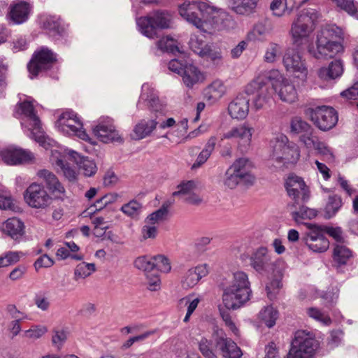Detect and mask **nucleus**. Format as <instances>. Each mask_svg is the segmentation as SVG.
<instances>
[{"instance_id":"17","label":"nucleus","mask_w":358,"mask_h":358,"mask_svg":"<svg viewBox=\"0 0 358 358\" xmlns=\"http://www.w3.org/2000/svg\"><path fill=\"white\" fill-rule=\"evenodd\" d=\"M285 188L289 197L297 204L299 201L306 202L310 196L309 188L303 178L294 174L288 176L285 182Z\"/></svg>"},{"instance_id":"45","label":"nucleus","mask_w":358,"mask_h":358,"mask_svg":"<svg viewBox=\"0 0 358 358\" xmlns=\"http://www.w3.org/2000/svg\"><path fill=\"white\" fill-rule=\"evenodd\" d=\"M267 34V29L262 22L257 23L252 29L248 31L246 39L248 41H263Z\"/></svg>"},{"instance_id":"64","label":"nucleus","mask_w":358,"mask_h":358,"mask_svg":"<svg viewBox=\"0 0 358 358\" xmlns=\"http://www.w3.org/2000/svg\"><path fill=\"white\" fill-rule=\"evenodd\" d=\"M306 245L315 252H324L329 248V242L327 239H318L315 242H307Z\"/></svg>"},{"instance_id":"20","label":"nucleus","mask_w":358,"mask_h":358,"mask_svg":"<svg viewBox=\"0 0 358 358\" xmlns=\"http://www.w3.org/2000/svg\"><path fill=\"white\" fill-rule=\"evenodd\" d=\"M250 266L262 275L268 274L273 270L274 264L266 247H259L252 254Z\"/></svg>"},{"instance_id":"14","label":"nucleus","mask_w":358,"mask_h":358,"mask_svg":"<svg viewBox=\"0 0 358 358\" xmlns=\"http://www.w3.org/2000/svg\"><path fill=\"white\" fill-rule=\"evenodd\" d=\"M307 114L314 124L322 131L332 129L338 120L336 110L331 106H322L309 108Z\"/></svg>"},{"instance_id":"26","label":"nucleus","mask_w":358,"mask_h":358,"mask_svg":"<svg viewBox=\"0 0 358 358\" xmlns=\"http://www.w3.org/2000/svg\"><path fill=\"white\" fill-rule=\"evenodd\" d=\"M96 208L90 206L83 211L82 215L85 217H89L91 219L94 226V234L97 237H101L109 228V224L113 222V219L111 217H103L102 215H98L96 214Z\"/></svg>"},{"instance_id":"6","label":"nucleus","mask_w":358,"mask_h":358,"mask_svg":"<svg viewBox=\"0 0 358 358\" xmlns=\"http://www.w3.org/2000/svg\"><path fill=\"white\" fill-rule=\"evenodd\" d=\"M34 100L31 97H27L19 105V110L23 117L21 124L27 135L45 146V135L42 127L41 122L35 112L34 106Z\"/></svg>"},{"instance_id":"50","label":"nucleus","mask_w":358,"mask_h":358,"mask_svg":"<svg viewBox=\"0 0 358 358\" xmlns=\"http://www.w3.org/2000/svg\"><path fill=\"white\" fill-rule=\"evenodd\" d=\"M34 302L36 307L42 311H48L51 306L47 292L40 290L35 293Z\"/></svg>"},{"instance_id":"59","label":"nucleus","mask_w":358,"mask_h":358,"mask_svg":"<svg viewBox=\"0 0 358 358\" xmlns=\"http://www.w3.org/2000/svg\"><path fill=\"white\" fill-rule=\"evenodd\" d=\"M154 268L162 273H167L171 271V266L169 259L164 255H159L153 257Z\"/></svg>"},{"instance_id":"25","label":"nucleus","mask_w":358,"mask_h":358,"mask_svg":"<svg viewBox=\"0 0 358 358\" xmlns=\"http://www.w3.org/2000/svg\"><path fill=\"white\" fill-rule=\"evenodd\" d=\"M31 10L30 4L26 1L20 0L13 1L9 7L8 19L13 24H22L29 19Z\"/></svg>"},{"instance_id":"32","label":"nucleus","mask_w":358,"mask_h":358,"mask_svg":"<svg viewBox=\"0 0 358 358\" xmlns=\"http://www.w3.org/2000/svg\"><path fill=\"white\" fill-rule=\"evenodd\" d=\"M352 252L343 243H336L333 250V266L339 268L347 264L352 258Z\"/></svg>"},{"instance_id":"53","label":"nucleus","mask_w":358,"mask_h":358,"mask_svg":"<svg viewBox=\"0 0 358 358\" xmlns=\"http://www.w3.org/2000/svg\"><path fill=\"white\" fill-rule=\"evenodd\" d=\"M48 331V329L43 325H33L28 330L23 332V337L31 340H36L41 338Z\"/></svg>"},{"instance_id":"10","label":"nucleus","mask_w":358,"mask_h":358,"mask_svg":"<svg viewBox=\"0 0 358 358\" xmlns=\"http://www.w3.org/2000/svg\"><path fill=\"white\" fill-rule=\"evenodd\" d=\"M318 342L313 334L298 331L295 334L287 358H314Z\"/></svg>"},{"instance_id":"56","label":"nucleus","mask_w":358,"mask_h":358,"mask_svg":"<svg viewBox=\"0 0 358 358\" xmlns=\"http://www.w3.org/2000/svg\"><path fill=\"white\" fill-rule=\"evenodd\" d=\"M242 183V181L240 178L235 174L234 171L229 167L224 176L223 178V184L224 185L231 189H233L237 187L238 184Z\"/></svg>"},{"instance_id":"16","label":"nucleus","mask_w":358,"mask_h":358,"mask_svg":"<svg viewBox=\"0 0 358 358\" xmlns=\"http://www.w3.org/2000/svg\"><path fill=\"white\" fill-rule=\"evenodd\" d=\"M92 130L97 138L104 143L121 142L122 141L119 131L114 125L113 120L110 117H101Z\"/></svg>"},{"instance_id":"48","label":"nucleus","mask_w":358,"mask_h":358,"mask_svg":"<svg viewBox=\"0 0 358 358\" xmlns=\"http://www.w3.org/2000/svg\"><path fill=\"white\" fill-rule=\"evenodd\" d=\"M312 128L309 124L298 117H294L290 123L291 132L300 136L310 132Z\"/></svg>"},{"instance_id":"18","label":"nucleus","mask_w":358,"mask_h":358,"mask_svg":"<svg viewBox=\"0 0 358 358\" xmlns=\"http://www.w3.org/2000/svg\"><path fill=\"white\" fill-rule=\"evenodd\" d=\"M24 196L27 203L35 208H45L51 201V198L43 186L36 182L28 187Z\"/></svg>"},{"instance_id":"34","label":"nucleus","mask_w":358,"mask_h":358,"mask_svg":"<svg viewBox=\"0 0 358 358\" xmlns=\"http://www.w3.org/2000/svg\"><path fill=\"white\" fill-rule=\"evenodd\" d=\"M227 88L222 81L215 80L204 90L205 98L213 103L220 99L226 93Z\"/></svg>"},{"instance_id":"11","label":"nucleus","mask_w":358,"mask_h":358,"mask_svg":"<svg viewBox=\"0 0 358 358\" xmlns=\"http://www.w3.org/2000/svg\"><path fill=\"white\" fill-rule=\"evenodd\" d=\"M171 16L164 11H156L152 15L137 19L139 31L145 36L154 38L157 36V29H166L170 27Z\"/></svg>"},{"instance_id":"36","label":"nucleus","mask_w":358,"mask_h":358,"mask_svg":"<svg viewBox=\"0 0 358 358\" xmlns=\"http://www.w3.org/2000/svg\"><path fill=\"white\" fill-rule=\"evenodd\" d=\"M141 101L146 102L153 110H157L156 108L159 101L157 93L148 83H144L142 85L141 94L138 105H140Z\"/></svg>"},{"instance_id":"41","label":"nucleus","mask_w":358,"mask_h":358,"mask_svg":"<svg viewBox=\"0 0 358 358\" xmlns=\"http://www.w3.org/2000/svg\"><path fill=\"white\" fill-rule=\"evenodd\" d=\"M337 8L358 20V4L355 0H332Z\"/></svg>"},{"instance_id":"43","label":"nucleus","mask_w":358,"mask_h":358,"mask_svg":"<svg viewBox=\"0 0 358 358\" xmlns=\"http://www.w3.org/2000/svg\"><path fill=\"white\" fill-rule=\"evenodd\" d=\"M309 231L306 234L304 238L305 243L307 242H315L318 239H327L324 236V228L321 226L308 224L307 225Z\"/></svg>"},{"instance_id":"61","label":"nucleus","mask_w":358,"mask_h":358,"mask_svg":"<svg viewBox=\"0 0 358 358\" xmlns=\"http://www.w3.org/2000/svg\"><path fill=\"white\" fill-rule=\"evenodd\" d=\"M67 339V333L64 330H55L52 336V343L60 350Z\"/></svg>"},{"instance_id":"4","label":"nucleus","mask_w":358,"mask_h":358,"mask_svg":"<svg viewBox=\"0 0 358 358\" xmlns=\"http://www.w3.org/2000/svg\"><path fill=\"white\" fill-rule=\"evenodd\" d=\"M252 296L248 275L237 271L232 273L229 284L223 287L222 302L228 310H237L244 306Z\"/></svg>"},{"instance_id":"9","label":"nucleus","mask_w":358,"mask_h":358,"mask_svg":"<svg viewBox=\"0 0 358 358\" xmlns=\"http://www.w3.org/2000/svg\"><path fill=\"white\" fill-rule=\"evenodd\" d=\"M300 157L299 147L294 143L289 142L287 137L283 134L278 136L273 145L271 159L279 166L294 164Z\"/></svg>"},{"instance_id":"54","label":"nucleus","mask_w":358,"mask_h":358,"mask_svg":"<svg viewBox=\"0 0 358 358\" xmlns=\"http://www.w3.org/2000/svg\"><path fill=\"white\" fill-rule=\"evenodd\" d=\"M200 57L217 64L220 63L222 59L221 51L215 48L212 44L207 48L206 51H203V53H202Z\"/></svg>"},{"instance_id":"22","label":"nucleus","mask_w":358,"mask_h":358,"mask_svg":"<svg viewBox=\"0 0 358 358\" xmlns=\"http://www.w3.org/2000/svg\"><path fill=\"white\" fill-rule=\"evenodd\" d=\"M216 348L224 358H241L242 350L237 344L223 332H217L215 337Z\"/></svg>"},{"instance_id":"13","label":"nucleus","mask_w":358,"mask_h":358,"mask_svg":"<svg viewBox=\"0 0 358 358\" xmlns=\"http://www.w3.org/2000/svg\"><path fill=\"white\" fill-rule=\"evenodd\" d=\"M254 131V128L248 123L240 124L224 132L220 137L219 143L224 140H232L237 144V148L240 152H246L250 146Z\"/></svg>"},{"instance_id":"62","label":"nucleus","mask_w":358,"mask_h":358,"mask_svg":"<svg viewBox=\"0 0 358 358\" xmlns=\"http://www.w3.org/2000/svg\"><path fill=\"white\" fill-rule=\"evenodd\" d=\"M317 153L323 157V159L328 163L334 162V156L331 150L324 143L320 141L316 148Z\"/></svg>"},{"instance_id":"40","label":"nucleus","mask_w":358,"mask_h":358,"mask_svg":"<svg viewBox=\"0 0 358 358\" xmlns=\"http://www.w3.org/2000/svg\"><path fill=\"white\" fill-rule=\"evenodd\" d=\"M203 35L192 34L189 41L190 49L199 56L206 51L210 45L206 43Z\"/></svg>"},{"instance_id":"19","label":"nucleus","mask_w":358,"mask_h":358,"mask_svg":"<svg viewBox=\"0 0 358 358\" xmlns=\"http://www.w3.org/2000/svg\"><path fill=\"white\" fill-rule=\"evenodd\" d=\"M2 161L8 165H17L31 162L34 156L29 150L20 148L9 146L0 151Z\"/></svg>"},{"instance_id":"44","label":"nucleus","mask_w":358,"mask_h":358,"mask_svg":"<svg viewBox=\"0 0 358 358\" xmlns=\"http://www.w3.org/2000/svg\"><path fill=\"white\" fill-rule=\"evenodd\" d=\"M42 28L50 32H59L60 27L59 18L52 15H43L40 17Z\"/></svg>"},{"instance_id":"47","label":"nucleus","mask_w":358,"mask_h":358,"mask_svg":"<svg viewBox=\"0 0 358 358\" xmlns=\"http://www.w3.org/2000/svg\"><path fill=\"white\" fill-rule=\"evenodd\" d=\"M195 187V183L192 180L182 182L178 185V190L173 192V196H178L180 199L185 201L194 192Z\"/></svg>"},{"instance_id":"31","label":"nucleus","mask_w":358,"mask_h":358,"mask_svg":"<svg viewBox=\"0 0 358 358\" xmlns=\"http://www.w3.org/2000/svg\"><path fill=\"white\" fill-rule=\"evenodd\" d=\"M182 77L184 84L188 87H192L194 85L202 83L205 80L204 74L192 64L185 65Z\"/></svg>"},{"instance_id":"58","label":"nucleus","mask_w":358,"mask_h":358,"mask_svg":"<svg viewBox=\"0 0 358 358\" xmlns=\"http://www.w3.org/2000/svg\"><path fill=\"white\" fill-rule=\"evenodd\" d=\"M307 314L315 320L324 325L329 326L331 323L330 317L317 308H310L307 310Z\"/></svg>"},{"instance_id":"7","label":"nucleus","mask_w":358,"mask_h":358,"mask_svg":"<svg viewBox=\"0 0 358 358\" xmlns=\"http://www.w3.org/2000/svg\"><path fill=\"white\" fill-rule=\"evenodd\" d=\"M317 13L313 9L303 10L292 24L290 35L293 45L300 49L310 41V36L313 32L314 21Z\"/></svg>"},{"instance_id":"39","label":"nucleus","mask_w":358,"mask_h":358,"mask_svg":"<svg viewBox=\"0 0 358 358\" xmlns=\"http://www.w3.org/2000/svg\"><path fill=\"white\" fill-rule=\"evenodd\" d=\"M278 317V313L272 306L264 307L258 314V318L268 328L275 325Z\"/></svg>"},{"instance_id":"24","label":"nucleus","mask_w":358,"mask_h":358,"mask_svg":"<svg viewBox=\"0 0 358 358\" xmlns=\"http://www.w3.org/2000/svg\"><path fill=\"white\" fill-rule=\"evenodd\" d=\"M0 230L4 235L17 243H20L25 235V225L17 217L6 220L2 223Z\"/></svg>"},{"instance_id":"51","label":"nucleus","mask_w":358,"mask_h":358,"mask_svg":"<svg viewBox=\"0 0 358 358\" xmlns=\"http://www.w3.org/2000/svg\"><path fill=\"white\" fill-rule=\"evenodd\" d=\"M121 211L131 218H137L140 215L142 206L136 200H132L121 207Z\"/></svg>"},{"instance_id":"35","label":"nucleus","mask_w":358,"mask_h":358,"mask_svg":"<svg viewBox=\"0 0 358 358\" xmlns=\"http://www.w3.org/2000/svg\"><path fill=\"white\" fill-rule=\"evenodd\" d=\"M307 0H303L296 5V2L291 3L289 0H273L270 4V9L274 15L280 17L285 15L286 11L289 13L294 8H299Z\"/></svg>"},{"instance_id":"37","label":"nucleus","mask_w":358,"mask_h":358,"mask_svg":"<svg viewBox=\"0 0 358 358\" xmlns=\"http://www.w3.org/2000/svg\"><path fill=\"white\" fill-rule=\"evenodd\" d=\"M217 140V137L215 136H212L208 138L207 143L205 145L204 148L199 154L195 162L192 164V169H195L200 167L208 160V159L210 157L213 151L215 149Z\"/></svg>"},{"instance_id":"5","label":"nucleus","mask_w":358,"mask_h":358,"mask_svg":"<svg viewBox=\"0 0 358 358\" xmlns=\"http://www.w3.org/2000/svg\"><path fill=\"white\" fill-rule=\"evenodd\" d=\"M343 36L342 28L336 24L327 25L317 36L316 48L308 46V51L316 59L333 58L343 51V46L340 41Z\"/></svg>"},{"instance_id":"28","label":"nucleus","mask_w":358,"mask_h":358,"mask_svg":"<svg viewBox=\"0 0 358 358\" xmlns=\"http://www.w3.org/2000/svg\"><path fill=\"white\" fill-rule=\"evenodd\" d=\"M37 176L39 179L45 183L47 188L52 194L60 196L64 193V187L56 176L49 170L41 169L37 172Z\"/></svg>"},{"instance_id":"3","label":"nucleus","mask_w":358,"mask_h":358,"mask_svg":"<svg viewBox=\"0 0 358 358\" xmlns=\"http://www.w3.org/2000/svg\"><path fill=\"white\" fill-rule=\"evenodd\" d=\"M66 159L74 162L80 171L86 176H92L96 172V166L94 161L82 157L78 152L68 148H60L59 150H52L50 161L58 171L69 180L76 178L75 170L66 162Z\"/></svg>"},{"instance_id":"52","label":"nucleus","mask_w":358,"mask_h":358,"mask_svg":"<svg viewBox=\"0 0 358 358\" xmlns=\"http://www.w3.org/2000/svg\"><path fill=\"white\" fill-rule=\"evenodd\" d=\"M299 141L308 150H314L320 143L318 137L315 134L313 128L311 129L310 132H307L301 134L299 136Z\"/></svg>"},{"instance_id":"1","label":"nucleus","mask_w":358,"mask_h":358,"mask_svg":"<svg viewBox=\"0 0 358 358\" xmlns=\"http://www.w3.org/2000/svg\"><path fill=\"white\" fill-rule=\"evenodd\" d=\"M273 90L283 102L292 103L298 100L296 86L275 69L260 72L245 87L248 95H255L252 103L256 110L262 109L271 99Z\"/></svg>"},{"instance_id":"2","label":"nucleus","mask_w":358,"mask_h":358,"mask_svg":"<svg viewBox=\"0 0 358 358\" xmlns=\"http://www.w3.org/2000/svg\"><path fill=\"white\" fill-rule=\"evenodd\" d=\"M178 11L187 22L210 34L226 28L231 20L226 12L216 9L203 1H185L179 6Z\"/></svg>"},{"instance_id":"12","label":"nucleus","mask_w":358,"mask_h":358,"mask_svg":"<svg viewBox=\"0 0 358 358\" xmlns=\"http://www.w3.org/2000/svg\"><path fill=\"white\" fill-rule=\"evenodd\" d=\"M299 48H288L282 57V64L286 71L302 81L307 80L308 69L305 59Z\"/></svg>"},{"instance_id":"15","label":"nucleus","mask_w":358,"mask_h":358,"mask_svg":"<svg viewBox=\"0 0 358 358\" xmlns=\"http://www.w3.org/2000/svg\"><path fill=\"white\" fill-rule=\"evenodd\" d=\"M56 61L55 55L47 48H41L35 52L28 64L30 78L37 76L40 72L50 69Z\"/></svg>"},{"instance_id":"23","label":"nucleus","mask_w":358,"mask_h":358,"mask_svg":"<svg viewBox=\"0 0 358 358\" xmlns=\"http://www.w3.org/2000/svg\"><path fill=\"white\" fill-rule=\"evenodd\" d=\"M242 181V184L252 185L255 181V176L252 173V164L245 157L236 159L229 166Z\"/></svg>"},{"instance_id":"27","label":"nucleus","mask_w":358,"mask_h":358,"mask_svg":"<svg viewBox=\"0 0 358 358\" xmlns=\"http://www.w3.org/2000/svg\"><path fill=\"white\" fill-rule=\"evenodd\" d=\"M250 99L244 94L238 95L228 106V112L233 119L243 120L249 112Z\"/></svg>"},{"instance_id":"38","label":"nucleus","mask_w":358,"mask_h":358,"mask_svg":"<svg viewBox=\"0 0 358 358\" xmlns=\"http://www.w3.org/2000/svg\"><path fill=\"white\" fill-rule=\"evenodd\" d=\"M342 206V199L339 195L334 194L329 196L324 210V217L330 219L334 217Z\"/></svg>"},{"instance_id":"8","label":"nucleus","mask_w":358,"mask_h":358,"mask_svg":"<svg viewBox=\"0 0 358 358\" xmlns=\"http://www.w3.org/2000/svg\"><path fill=\"white\" fill-rule=\"evenodd\" d=\"M57 130L66 136H74L91 145L96 144L83 129V124L73 110L62 113L55 124Z\"/></svg>"},{"instance_id":"57","label":"nucleus","mask_w":358,"mask_h":358,"mask_svg":"<svg viewBox=\"0 0 358 358\" xmlns=\"http://www.w3.org/2000/svg\"><path fill=\"white\" fill-rule=\"evenodd\" d=\"M134 266L139 270L149 273L154 268L153 257H150L148 256L138 257L134 261Z\"/></svg>"},{"instance_id":"42","label":"nucleus","mask_w":358,"mask_h":358,"mask_svg":"<svg viewBox=\"0 0 358 358\" xmlns=\"http://www.w3.org/2000/svg\"><path fill=\"white\" fill-rule=\"evenodd\" d=\"M292 215L297 223H302L304 220H311L315 217L317 211L307 206H301L298 210H292Z\"/></svg>"},{"instance_id":"60","label":"nucleus","mask_w":358,"mask_h":358,"mask_svg":"<svg viewBox=\"0 0 358 358\" xmlns=\"http://www.w3.org/2000/svg\"><path fill=\"white\" fill-rule=\"evenodd\" d=\"M199 350L206 358H215L212 343L206 338H202L199 343Z\"/></svg>"},{"instance_id":"21","label":"nucleus","mask_w":358,"mask_h":358,"mask_svg":"<svg viewBox=\"0 0 358 358\" xmlns=\"http://www.w3.org/2000/svg\"><path fill=\"white\" fill-rule=\"evenodd\" d=\"M208 273L209 266L207 264H198L182 273L180 277V285L185 289L193 288Z\"/></svg>"},{"instance_id":"55","label":"nucleus","mask_w":358,"mask_h":358,"mask_svg":"<svg viewBox=\"0 0 358 358\" xmlns=\"http://www.w3.org/2000/svg\"><path fill=\"white\" fill-rule=\"evenodd\" d=\"M281 47L275 43H270L266 50L264 60L268 63H273L281 54Z\"/></svg>"},{"instance_id":"46","label":"nucleus","mask_w":358,"mask_h":358,"mask_svg":"<svg viewBox=\"0 0 358 358\" xmlns=\"http://www.w3.org/2000/svg\"><path fill=\"white\" fill-rule=\"evenodd\" d=\"M157 46L158 49L162 52H167L173 54L179 52L177 41L169 36H165L160 38L157 43Z\"/></svg>"},{"instance_id":"29","label":"nucleus","mask_w":358,"mask_h":358,"mask_svg":"<svg viewBox=\"0 0 358 358\" xmlns=\"http://www.w3.org/2000/svg\"><path fill=\"white\" fill-rule=\"evenodd\" d=\"M343 73V64L340 59L332 61L328 67H321L317 71L320 80L327 81L341 76Z\"/></svg>"},{"instance_id":"33","label":"nucleus","mask_w":358,"mask_h":358,"mask_svg":"<svg viewBox=\"0 0 358 358\" xmlns=\"http://www.w3.org/2000/svg\"><path fill=\"white\" fill-rule=\"evenodd\" d=\"M157 125V122L155 120H141L134 127L131 138L134 140L143 139L150 136Z\"/></svg>"},{"instance_id":"30","label":"nucleus","mask_w":358,"mask_h":358,"mask_svg":"<svg viewBox=\"0 0 358 358\" xmlns=\"http://www.w3.org/2000/svg\"><path fill=\"white\" fill-rule=\"evenodd\" d=\"M260 0H229V6L235 13L250 16L256 13Z\"/></svg>"},{"instance_id":"49","label":"nucleus","mask_w":358,"mask_h":358,"mask_svg":"<svg viewBox=\"0 0 358 358\" xmlns=\"http://www.w3.org/2000/svg\"><path fill=\"white\" fill-rule=\"evenodd\" d=\"M95 271V265L92 263L80 262L75 269L74 275L76 280L90 276Z\"/></svg>"},{"instance_id":"63","label":"nucleus","mask_w":358,"mask_h":358,"mask_svg":"<svg viewBox=\"0 0 358 358\" xmlns=\"http://www.w3.org/2000/svg\"><path fill=\"white\" fill-rule=\"evenodd\" d=\"M167 215L168 214L165 212V210H162V208H159L156 211L153 212L152 213L150 214L145 220V222L156 225L160 223L161 222L165 220L167 217Z\"/></svg>"}]
</instances>
